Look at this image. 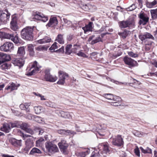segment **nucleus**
<instances>
[{
    "label": "nucleus",
    "instance_id": "nucleus-6",
    "mask_svg": "<svg viewBox=\"0 0 157 157\" xmlns=\"http://www.w3.org/2000/svg\"><path fill=\"white\" fill-rule=\"evenodd\" d=\"M13 44L9 42H6L0 47V50L5 52H9L13 48Z\"/></svg>",
    "mask_w": 157,
    "mask_h": 157
},
{
    "label": "nucleus",
    "instance_id": "nucleus-30",
    "mask_svg": "<svg viewBox=\"0 0 157 157\" xmlns=\"http://www.w3.org/2000/svg\"><path fill=\"white\" fill-rule=\"evenodd\" d=\"M51 39L48 36H45L44 38L38 40L37 42L40 44H42L44 43H48L51 41Z\"/></svg>",
    "mask_w": 157,
    "mask_h": 157
},
{
    "label": "nucleus",
    "instance_id": "nucleus-55",
    "mask_svg": "<svg viewBox=\"0 0 157 157\" xmlns=\"http://www.w3.org/2000/svg\"><path fill=\"white\" fill-rule=\"evenodd\" d=\"M74 48L72 49V52L75 53L77 50L79 49L80 48V46L77 44H75Z\"/></svg>",
    "mask_w": 157,
    "mask_h": 157
},
{
    "label": "nucleus",
    "instance_id": "nucleus-37",
    "mask_svg": "<svg viewBox=\"0 0 157 157\" xmlns=\"http://www.w3.org/2000/svg\"><path fill=\"white\" fill-rule=\"evenodd\" d=\"M59 114L61 117H63L66 118H70L71 117V116L68 112L61 111L59 112Z\"/></svg>",
    "mask_w": 157,
    "mask_h": 157
},
{
    "label": "nucleus",
    "instance_id": "nucleus-58",
    "mask_svg": "<svg viewBox=\"0 0 157 157\" xmlns=\"http://www.w3.org/2000/svg\"><path fill=\"white\" fill-rule=\"evenodd\" d=\"M90 157H101L99 153L98 152L95 153V152H93Z\"/></svg>",
    "mask_w": 157,
    "mask_h": 157
},
{
    "label": "nucleus",
    "instance_id": "nucleus-53",
    "mask_svg": "<svg viewBox=\"0 0 157 157\" xmlns=\"http://www.w3.org/2000/svg\"><path fill=\"white\" fill-rule=\"evenodd\" d=\"M59 44L56 42H55L52 45L49 49L50 50H55L58 48V45Z\"/></svg>",
    "mask_w": 157,
    "mask_h": 157
},
{
    "label": "nucleus",
    "instance_id": "nucleus-32",
    "mask_svg": "<svg viewBox=\"0 0 157 157\" xmlns=\"http://www.w3.org/2000/svg\"><path fill=\"white\" fill-rule=\"evenodd\" d=\"M90 152V149L87 148L85 151L78 153V157H85L86 155L89 154Z\"/></svg>",
    "mask_w": 157,
    "mask_h": 157
},
{
    "label": "nucleus",
    "instance_id": "nucleus-34",
    "mask_svg": "<svg viewBox=\"0 0 157 157\" xmlns=\"http://www.w3.org/2000/svg\"><path fill=\"white\" fill-rule=\"evenodd\" d=\"M63 35L59 34L56 37L55 40L58 42L60 44H63L64 43V40Z\"/></svg>",
    "mask_w": 157,
    "mask_h": 157
},
{
    "label": "nucleus",
    "instance_id": "nucleus-15",
    "mask_svg": "<svg viewBox=\"0 0 157 157\" xmlns=\"http://www.w3.org/2000/svg\"><path fill=\"white\" fill-rule=\"evenodd\" d=\"M139 38L142 41H145L147 39L154 40L153 36L148 33H146L144 34H141L139 36Z\"/></svg>",
    "mask_w": 157,
    "mask_h": 157
},
{
    "label": "nucleus",
    "instance_id": "nucleus-64",
    "mask_svg": "<svg viewBox=\"0 0 157 157\" xmlns=\"http://www.w3.org/2000/svg\"><path fill=\"white\" fill-rule=\"evenodd\" d=\"M65 144H67L66 143V140H62L61 141V142L59 143L58 144V146H59L60 145H65Z\"/></svg>",
    "mask_w": 157,
    "mask_h": 157
},
{
    "label": "nucleus",
    "instance_id": "nucleus-51",
    "mask_svg": "<svg viewBox=\"0 0 157 157\" xmlns=\"http://www.w3.org/2000/svg\"><path fill=\"white\" fill-rule=\"evenodd\" d=\"M133 134L136 136L141 137L143 135V133L139 131H135L133 132Z\"/></svg>",
    "mask_w": 157,
    "mask_h": 157
},
{
    "label": "nucleus",
    "instance_id": "nucleus-21",
    "mask_svg": "<svg viewBox=\"0 0 157 157\" xmlns=\"http://www.w3.org/2000/svg\"><path fill=\"white\" fill-rule=\"evenodd\" d=\"M10 141L11 144L14 146L18 147L22 146L21 140H17L14 138H12L10 140Z\"/></svg>",
    "mask_w": 157,
    "mask_h": 157
},
{
    "label": "nucleus",
    "instance_id": "nucleus-12",
    "mask_svg": "<svg viewBox=\"0 0 157 157\" xmlns=\"http://www.w3.org/2000/svg\"><path fill=\"white\" fill-rule=\"evenodd\" d=\"M103 96L106 99L113 100L115 101H121V98L113 95L111 94H103Z\"/></svg>",
    "mask_w": 157,
    "mask_h": 157
},
{
    "label": "nucleus",
    "instance_id": "nucleus-50",
    "mask_svg": "<svg viewBox=\"0 0 157 157\" xmlns=\"http://www.w3.org/2000/svg\"><path fill=\"white\" fill-rule=\"evenodd\" d=\"M29 127V125L28 124L25 123H22L20 125V127L24 130Z\"/></svg>",
    "mask_w": 157,
    "mask_h": 157
},
{
    "label": "nucleus",
    "instance_id": "nucleus-49",
    "mask_svg": "<svg viewBox=\"0 0 157 157\" xmlns=\"http://www.w3.org/2000/svg\"><path fill=\"white\" fill-rule=\"evenodd\" d=\"M97 128L96 127L94 129L97 130H98L105 129L106 128V126L105 124H99L97 125Z\"/></svg>",
    "mask_w": 157,
    "mask_h": 157
},
{
    "label": "nucleus",
    "instance_id": "nucleus-47",
    "mask_svg": "<svg viewBox=\"0 0 157 157\" xmlns=\"http://www.w3.org/2000/svg\"><path fill=\"white\" fill-rule=\"evenodd\" d=\"M134 82L132 84V86H131L132 87L135 88H139V85L141 84V82L135 79H134Z\"/></svg>",
    "mask_w": 157,
    "mask_h": 157
},
{
    "label": "nucleus",
    "instance_id": "nucleus-44",
    "mask_svg": "<svg viewBox=\"0 0 157 157\" xmlns=\"http://www.w3.org/2000/svg\"><path fill=\"white\" fill-rule=\"evenodd\" d=\"M72 45L71 44H68L67 45L66 47V52L65 53L67 54L70 55L71 53L72 52V50H71L72 47Z\"/></svg>",
    "mask_w": 157,
    "mask_h": 157
},
{
    "label": "nucleus",
    "instance_id": "nucleus-19",
    "mask_svg": "<svg viewBox=\"0 0 157 157\" xmlns=\"http://www.w3.org/2000/svg\"><path fill=\"white\" fill-rule=\"evenodd\" d=\"M25 60L22 58H17L13 61V63L14 65L18 66L19 67H22L24 63Z\"/></svg>",
    "mask_w": 157,
    "mask_h": 157
},
{
    "label": "nucleus",
    "instance_id": "nucleus-63",
    "mask_svg": "<svg viewBox=\"0 0 157 157\" xmlns=\"http://www.w3.org/2000/svg\"><path fill=\"white\" fill-rule=\"evenodd\" d=\"M119 101H116L114 102H112L111 104V105L113 106H117L120 105V104L118 102Z\"/></svg>",
    "mask_w": 157,
    "mask_h": 157
},
{
    "label": "nucleus",
    "instance_id": "nucleus-52",
    "mask_svg": "<svg viewBox=\"0 0 157 157\" xmlns=\"http://www.w3.org/2000/svg\"><path fill=\"white\" fill-rule=\"evenodd\" d=\"M9 123L11 128H13L14 127H20V125L18 122H15L13 123Z\"/></svg>",
    "mask_w": 157,
    "mask_h": 157
},
{
    "label": "nucleus",
    "instance_id": "nucleus-48",
    "mask_svg": "<svg viewBox=\"0 0 157 157\" xmlns=\"http://www.w3.org/2000/svg\"><path fill=\"white\" fill-rule=\"evenodd\" d=\"M45 105L48 106L51 108H55L56 105L53 103H52L50 101H47L45 102Z\"/></svg>",
    "mask_w": 157,
    "mask_h": 157
},
{
    "label": "nucleus",
    "instance_id": "nucleus-18",
    "mask_svg": "<svg viewBox=\"0 0 157 157\" xmlns=\"http://www.w3.org/2000/svg\"><path fill=\"white\" fill-rule=\"evenodd\" d=\"M58 133L61 135H74L76 134L75 132L70 130H65L64 129H60L58 131Z\"/></svg>",
    "mask_w": 157,
    "mask_h": 157
},
{
    "label": "nucleus",
    "instance_id": "nucleus-5",
    "mask_svg": "<svg viewBox=\"0 0 157 157\" xmlns=\"http://www.w3.org/2000/svg\"><path fill=\"white\" fill-rule=\"evenodd\" d=\"M140 19L139 23L140 25H145L148 22L149 17L144 12H141L139 15Z\"/></svg>",
    "mask_w": 157,
    "mask_h": 157
},
{
    "label": "nucleus",
    "instance_id": "nucleus-3",
    "mask_svg": "<svg viewBox=\"0 0 157 157\" xmlns=\"http://www.w3.org/2000/svg\"><path fill=\"white\" fill-rule=\"evenodd\" d=\"M45 145L47 151L49 153L53 154L58 151L57 146L50 142L46 143Z\"/></svg>",
    "mask_w": 157,
    "mask_h": 157
},
{
    "label": "nucleus",
    "instance_id": "nucleus-27",
    "mask_svg": "<svg viewBox=\"0 0 157 157\" xmlns=\"http://www.w3.org/2000/svg\"><path fill=\"white\" fill-rule=\"evenodd\" d=\"M30 103H25L20 105L19 107L22 110H25L27 112H29V106L30 105Z\"/></svg>",
    "mask_w": 157,
    "mask_h": 157
},
{
    "label": "nucleus",
    "instance_id": "nucleus-59",
    "mask_svg": "<svg viewBox=\"0 0 157 157\" xmlns=\"http://www.w3.org/2000/svg\"><path fill=\"white\" fill-rule=\"evenodd\" d=\"M35 120L36 121L39 123H41L43 121L42 118L38 116L36 117Z\"/></svg>",
    "mask_w": 157,
    "mask_h": 157
},
{
    "label": "nucleus",
    "instance_id": "nucleus-11",
    "mask_svg": "<svg viewBox=\"0 0 157 157\" xmlns=\"http://www.w3.org/2000/svg\"><path fill=\"white\" fill-rule=\"evenodd\" d=\"M50 71L49 69L45 70V78L47 81L54 82L57 80V78L56 76L51 75L50 74Z\"/></svg>",
    "mask_w": 157,
    "mask_h": 157
},
{
    "label": "nucleus",
    "instance_id": "nucleus-54",
    "mask_svg": "<svg viewBox=\"0 0 157 157\" xmlns=\"http://www.w3.org/2000/svg\"><path fill=\"white\" fill-rule=\"evenodd\" d=\"M128 54L129 56L132 58H136L138 57V55L137 54L132 52H128Z\"/></svg>",
    "mask_w": 157,
    "mask_h": 157
},
{
    "label": "nucleus",
    "instance_id": "nucleus-33",
    "mask_svg": "<svg viewBox=\"0 0 157 157\" xmlns=\"http://www.w3.org/2000/svg\"><path fill=\"white\" fill-rule=\"evenodd\" d=\"M27 47L29 54L30 56H33L35 53L34 51V46L32 44H29L28 45Z\"/></svg>",
    "mask_w": 157,
    "mask_h": 157
},
{
    "label": "nucleus",
    "instance_id": "nucleus-20",
    "mask_svg": "<svg viewBox=\"0 0 157 157\" xmlns=\"http://www.w3.org/2000/svg\"><path fill=\"white\" fill-rule=\"evenodd\" d=\"M11 59L10 56L3 53H0V63H3L6 61H8Z\"/></svg>",
    "mask_w": 157,
    "mask_h": 157
},
{
    "label": "nucleus",
    "instance_id": "nucleus-60",
    "mask_svg": "<svg viewBox=\"0 0 157 157\" xmlns=\"http://www.w3.org/2000/svg\"><path fill=\"white\" fill-rule=\"evenodd\" d=\"M135 153L136 155L138 157L140 156V152L139 148L136 147L134 150Z\"/></svg>",
    "mask_w": 157,
    "mask_h": 157
},
{
    "label": "nucleus",
    "instance_id": "nucleus-4",
    "mask_svg": "<svg viewBox=\"0 0 157 157\" xmlns=\"http://www.w3.org/2000/svg\"><path fill=\"white\" fill-rule=\"evenodd\" d=\"M6 13L0 10V25L6 24L9 20L10 14L8 11Z\"/></svg>",
    "mask_w": 157,
    "mask_h": 157
},
{
    "label": "nucleus",
    "instance_id": "nucleus-24",
    "mask_svg": "<svg viewBox=\"0 0 157 157\" xmlns=\"http://www.w3.org/2000/svg\"><path fill=\"white\" fill-rule=\"evenodd\" d=\"M131 33L130 31L126 29L124 30L122 32H120L118 33V35L123 39H125L127 36H129Z\"/></svg>",
    "mask_w": 157,
    "mask_h": 157
},
{
    "label": "nucleus",
    "instance_id": "nucleus-36",
    "mask_svg": "<svg viewBox=\"0 0 157 157\" xmlns=\"http://www.w3.org/2000/svg\"><path fill=\"white\" fill-rule=\"evenodd\" d=\"M81 8L82 9L86 11H92L91 9L92 6L89 4L87 5H83L81 6Z\"/></svg>",
    "mask_w": 157,
    "mask_h": 157
},
{
    "label": "nucleus",
    "instance_id": "nucleus-9",
    "mask_svg": "<svg viewBox=\"0 0 157 157\" xmlns=\"http://www.w3.org/2000/svg\"><path fill=\"white\" fill-rule=\"evenodd\" d=\"M58 73L59 79L57 83L59 85H63L65 83V79L68 76V75L62 71H59Z\"/></svg>",
    "mask_w": 157,
    "mask_h": 157
},
{
    "label": "nucleus",
    "instance_id": "nucleus-17",
    "mask_svg": "<svg viewBox=\"0 0 157 157\" xmlns=\"http://www.w3.org/2000/svg\"><path fill=\"white\" fill-rule=\"evenodd\" d=\"M58 21L56 17H51L46 26L53 27L56 26L58 24Z\"/></svg>",
    "mask_w": 157,
    "mask_h": 157
},
{
    "label": "nucleus",
    "instance_id": "nucleus-22",
    "mask_svg": "<svg viewBox=\"0 0 157 157\" xmlns=\"http://www.w3.org/2000/svg\"><path fill=\"white\" fill-rule=\"evenodd\" d=\"M11 128L10 123H6L3 124V126L1 127L0 129L3 132L6 133H9L10 131Z\"/></svg>",
    "mask_w": 157,
    "mask_h": 157
},
{
    "label": "nucleus",
    "instance_id": "nucleus-16",
    "mask_svg": "<svg viewBox=\"0 0 157 157\" xmlns=\"http://www.w3.org/2000/svg\"><path fill=\"white\" fill-rule=\"evenodd\" d=\"M133 22L132 20L121 21L119 22V26L121 28L129 27L131 25L133 24Z\"/></svg>",
    "mask_w": 157,
    "mask_h": 157
},
{
    "label": "nucleus",
    "instance_id": "nucleus-28",
    "mask_svg": "<svg viewBox=\"0 0 157 157\" xmlns=\"http://www.w3.org/2000/svg\"><path fill=\"white\" fill-rule=\"evenodd\" d=\"M12 38L11 40L16 44L19 45V44H21L20 39L18 36V34H16L15 35H14L13 34Z\"/></svg>",
    "mask_w": 157,
    "mask_h": 157
},
{
    "label": "nucleus",
    "instance_id": "nucleus-14",
    "mask_svg": "<svg viewBox=\"0 0 157 157\" xmlns=\"http://www.w3.org/2000/svg\"><path fill=\"white\" fill-rule=\"evenodd\" d=\"M10 25L11 29L14 31H16L18 29V27L17 25V18L15 16L12 17Z\"/></svg>",
    "mask_w": 157,
    "mask_h": 157
},
{
    "label": "nucleus",
    "instance_id": "nucleus-42",
    "mask_svg": "<svg viewBox=\"0 0 157 157\" xmlns=\"http://www.w3.org/2000/svg\"><path fill=\"white\" fill-rule=\"evenodd\" d=\"M41 151L40 150L36 147H34L31 150L30 152V154L31 155H33L36 153H40Z\"/></svg>",
    "mask_w": 157,
    "mask_h": 157
},
{
    "label": "nucleus",
    "instance_id": "nucleus-45",
    "mask_svg": "<svg viewBox=\"0 0 157 157\" xmlns=\"http://www.w3.org/2000/svg\"><path fill=\"white\" fill-rule=\"evenodd\" d=\"M47 48L45 47V46L43 45H40L36 48L35 49L36 50L39 51H46L47 49Z\"/></svg>",
    "mask_w": 157,
    "mask_h": 157
},
{
    "label": "nucleus",
    "instance_id": "nucleus-39",
    "mask_svg": "<svg viewBox=\"0 0 157 157\" xmlns=\"http://www.w3.org/2000/svg\"><path fill=\"white\" fill-rule=\"evenodd\" d=\"M35 113L36 114H40L43 110V107L41 106H35L34 107Z\"/></svg>",
    "mask_w": 157,
    "mask_h": 157
},
{
    "label": "nucleus",
    "instance_id": "nucleus-29",
    "mask_svg": "<svg viewBox=\"0 0 157 157\" xmlns=\"http://www.w3.org/2000/svg\"><path fill=\"white\" fill-rule=\"evenodd\" d=\"M68 146V144H65V145H60L59 146L61 151H62L64 154H67L68 151L67 150V148Z\"/></svg>",
    "mask_w": 157,
    "mask_h": 157
},
{
    "label": "nucleus",
    "instance_id": "nucleus-2",
    "mask_svg": "<svg viewBox=\"0 0 157 157\" xmlns=\"http://www.w3.org/2000/svg\"><path fill=\"white\" fill-rule=\"evenodd\" d=\"M31 19L32 21H41L44 22L48 21V19L47 16L37 11L33 13Z\"/></svg>",
    "mask_w": 157,
    "mask_h": 157
},
{
    "label": "nucleus",
    "instance_id": "nucleus-40",
    "mask_svg": "<svg viewBox=\"0 0 157 157\" xmlns=\"http://www.w3.org/2000/svg\"><path fill=\"white\" fill-rule=\"evenodd\" d=\"M11 67V64L10 63H5L3 64L1 66L0 68L3 70L9 69Z\"/></svg>",
    "mask_w": 157,
    "mask_h": 157
},
{
    "label": "nucleus",
    "instance_id": "nucleus-62",
    "mask_svg": "<svg viewBox=\"0 0 157 157\" xmlns=\"http://www.w3.org/2000/svg\"><path fill=\"white\" fill-rule=\"evenodd\" d=\"M25 131L31 134H33L34 133L33 130L29 128V127Z\"/></svg>",
    "mask_w": 157,
    "mask_h": 157
},
{
    "label": "nucleus",
    "instance_id": "nucleus-61",
    "mask_svg": "<svg viewBox=\"0 0 157 157\" xmlns=\"http://www.w3.org/2000/svg\"><path fill=\"white\" fill-rule=\"evenodd\" d=\"M77 55L80 56H81L83 57H86V55L83 52L79 51L78 53H77Z\"/></svg>",
    "mask_w": 157,
    "mask_h": 157
},
{
    "label": "nucleus",
    "instance_id": "nucleus-56",
    "mask_svg": "<svg viewBox=\"0 0 157 157\" xmlns=\"http://www.w3.org/2000/svg\"><path fill=\"white\" fill-rule=\"evenodd\" d=\"M18 132L19 135L21 136L22 137L23 140H25V137H30L31 136L30 135L24 134V133L21 132V131H18Z\"/></svg>",
    "mask_w": 157,
    "mask_h": 157
},
{
    "label": "nucleus",
    "instance_id": "nucleus-25",
    "mask_svg": "<svg viewBox=\"0 0 157 157\" xmlns=\"http://www.w3.org/2000/svg\"><path fill=\"white\" fill-rule=\"evenodd\" d=\"M19 86V84L12 82L9 84L8 86L6 89L7 90H10V91H12L13 90H17Z\"/></svg>",
    "mask_w": 157,
    "mask_h": 157
},
{
    "label": "nucleus",
    "instance_id": "nucleus-8",
    "mask_svg": "<svg viewBox=\"0 0 157 157\" xmlns=\"http://www.w3.org/2000/svg\"><path fill=\"white\" fill-rule=\"evenodd\" d=\"M40 67L38 64L37 62L36 61L34 62L33 64L32 65V67L30 69L31 71L30 72H27L26 75L28 76H31L35 73L36 71L39 70V69Z\"/></svg>",
    "mask_w": 157,
    "mask_h": 157
},
{
    "label": "nucleus",
    "instance_id": "nucleus-1",
    "mask_svg": "<svg viewBox=\"0 0 157 157\" xmlns=\"http://www.w3.org/2000/svg\"><path fill=\"white\" fill-rule=\"evenodd\" d=\"M33 27H26L23 29L21 32L22 38L28 40H32L33 38Z\"/></svg>",
    "mask_w": 157,
    "mask_h": 157
},
{
    "label": "nucleus",
    "instance_id": "nucleus-38",
    "mask_svg": "<svg viewBox=\"0 0 157 157\" xmlns=\"http://www.w3.org/2000/svg\"><path fill=\"white\" fill-rule=\"evenodd\" d=\"M150 13L152 19H155L157 18V8L151 10Z\"/></svg>",
    "mask_w": 157,
    "mask_h": 157
},
{
    "label": "nucleus",
    "instance_id": "nucleus-10",
    "mask_svg": "<svg viewBox=\"0 0 157 157\" xmlns=\"http://www.w3.org/2000/svg\"><path fill=\"white\" fill-rule=\"evenodd\" d=\"M123 60L125 63L129 66V67H134L136 66V64H137L136 61L127 56L124 57Z\"/></svg>",
    "mask_w": 157,
    "mask_h": 157
},
{
    "label": "nucleus",
    "instance_id": "nucleus-31",
    "mask_svg": "<svg viewBox=\"0 0 157 157\" xmlns=\"http://www.w3.org/2000/svg\"><path fill=\"white\" fill-rule=\"evenodd\" d=\"M75 128L77 132H84L86 129L85 125L81 126V127H80L77 125V124H75Z\"/></svg>",
    "mask_w": 157,
    "mask_h": 157
},
{
    "label": "nucleus",
    "instance_id": "nucleus-43",
    "mask_svg": "<svg viewBox=\"0 0 157 157\" xmlns=\"http://www.w3.org/2000/svg\"><path fill=\"white\" fill-rule=\"evenodd\" d=\"M17 53L21 56H23L25 53L24 47H21L19 48Z\"/></svg>",
    "mask_w": 157,
    "mask_h": 157
},
{
    "label": "nucleus",
    "instance_id": "nucleus-23",
    "mask_svg": "<svg viewBox=\"0 0 157 157\" xmlns=\"http://www.w3.org/2000/svg\"><path fill=\"white\" fill-rule=\"evenodd\" d=\"M93 25L92 22H90L89 24L86 25L85 26L82 27V29L84 31L85 33H86L88 32H92L93 27L92 25Z\"/></svg>",
    "mask_w": 157,
    "mask_h": 157
},
{
    "label": "nucleus",
    "instance_id": "nucleus-35",
    "mask_svg": "<svg viewBox=\"0 0 157 157\" xmlns=\"http://www.w3.org/2000/svg\"><path fill=\"white\" fill-rule=\"evenodd\" d=\"M100 146H103V151L106 154L109 153V147L108 145L107 144H101L99 145V147H100Z\"/></svg>",
    "mask_w": 157,
    "mask_h": 157
},
{
    "label": "nucleus",
    "instance_id": "nucleus-26",
    "mask_svg": "<svg viewBox=\"0 0 157 157\" xmlns=\"http://www.w3.org/2000/svg\"><path fill=\"white\" fill-rule=\"evenodd\" d=\"M13 33L9 34L5 32H0V37L11 40Z\"/></svg>",
    "mask_w": 157,
    "mask_h": 157
},
{
    "label": "nucleus",
    "instance_id": "nucleus-41",
    "mask_svg": "<svg viewBox=\"0 0 157 157\" xmlns=\"http://www.w3.org/2000/svg\"><path fill=\"white\" fill-rule=\"evenodd\" d=\"M157 4V1L156 0L152 2H146L147 6L148 8H151Z\"/></svg>",
    "mask_w": 157,
    "mask_h": 157
},
{
    "label": "nucleus",
    "instance_id": "nucleus-57",
    "mask_svg": "<svg viewBox=\"0 0 157 157\" xmlns=\"http://www.w3.org/2000/svg\"><path fill=\"white\" fill-rule=\"evenodd\" d=\"M44 140V139L42 138L39 139L38 140H37L36 142V144L37 147L40 146L41 145L42 142Z\"/></svg>",
    "mask_w": 157,
    "mask_h": 157
},
{
    "label": "nucleus",
    "instance_id": "nucleus-13",
    "mask_svg": "<svg viewBox=\"0 0 157 157\" xmlns=\"http://www.w3.org/2000/svg\"><path fill=\"white\" fill-rule=\"evenodd\" d=\"M33 142L32 140L28 139L25 142V147L23 149V151L25 153H27L33 146Z\"/></svg>",
    "mask_w": 157,
    "mask_h": 157
},
{
    "label": "nucleus",
    "instance_id": "nucleus-46",
    "mask_svg": "<svg viewBox=\"0 0 157 157\" xmlns=\"http://www.w3.org/2000/svg\"><path fill=\"white\" fill-rule=\"evenodd\" d=\"M102 40L101 38L98 36L94 40H92L91 42V44H94L100 41H101Z\"/></svg>",
    "mask_w": 157,
    "mask_h": 157
},
{
    "label": "nucleus",
    "instance_id": "nucleus-7",
    "mask_svg": "<svg viewBox=\"0 0 157 157\" xmlns=\"http://www.w3.org/2000/svg\"><path fill=\"white\" fill-rule=\"evenodd\" d=\"M112 143L113 145L118 147H120L123 145L124 142L121 136L118 135L113 138Z\"/></svg>",
    "mask_w": 157,
    "mask_h": 157
}]
</instances>
